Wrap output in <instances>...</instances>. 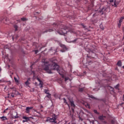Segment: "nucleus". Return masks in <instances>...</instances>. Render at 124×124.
Returning a JSON list of instances; mask_svg holds the SVG:
<instances>
[{
    "label": "nucleus",
    "instance_id": "obj_30",
    "mask_svg": "<svg viewBox=\"0 0 124 124\" xmlns=\"http://www.w3.org/2000/svg\"><path fill=\"white\" fill-rule=\"evenodd\" d=\"M84 91V88H81L79 89V92H83Z\"/></svg>",
    "mask_w": 124,
    "mask_h": 124
},
{
    "label": "nucleus",
    "instance_id": "obj_5",
    "mask_svg": "<svg viewBox=\"0 0 124 124\" xmlns=\"http://www.w3.org/2000/svg\"><path fill=\"white\" fill-rule=\"evenodd\" d=\"M70 105L71 106V110L73 113H74V109H75V107L76 106L74 104V101L70 100Z\"/></svg>",
    "mask_w": 124,
    "mask_h": 124
},
{
    "label": "nucleus",
    "instance_id": "obj_12",
    "mask_svg": "<svg viewBox=\"0 0 124 124\" xmlns=\"http://www.w3.org/2000/svg\"><path fill=\"white\" fill-rule=\"evenodd\" d=\"M117 65L121 67L122 66V61L121 60L119 61L117 63Z\"/></svg>",
    "mask_w": 124,
    "mask_h": 124
},
{
    "label": "nucleus",
    "instance_id": "obj_56",
    "mask_svg": "<svg viewBox=\"0 0 124 124\" xmlns=\"http://www.w3.org/2000/svg\"><path fill=\"white\" fill-rule=\"evenodd\" d=\"M92 124H93V122Z\"/></svg>",
    "mask_w": 124,
    "mask_h": 124
},
{
    "label": "nucleus",
    "instance_id": "obj_19",
    "mask_svg": "<svg viewBox=\"0 0 124 124\" xmlns=\"http://www.w3.org/2000/svg\"><path fill=\"white\" fill-rule=\"evenodd\" d=\"M108 90H111V91H112V92H113V91H114V88H112L111 86H108L107 87Z\"/></svg>",
    "mask_w": 124,
    "mask_h": 124
},
{
    "label": "nucleus",
    "instance_id": "obj_10",
    "mask_svg": "<svg viewBox=\"0 0 124 124\" xmlns=\"http://www.w3.org/2000/svg\"><path fill=\"white\" fill-rule=\"evenodd\" d=\"M37 79L38 80V81L39 82H40L39 85L41 86L40 88H43V82H42L41 81V80H40V79L38 78H37Z\"/></svg>",
    "mask_w": 124,
    "mask_h": 124
},
{
    "label": "nucleus",
    "instance_id": "obj_42",
    "mask_svg": "<svg viewBox=\"0 0 124 124\" xmlns=\"http://www.w3.org/2000/svg\"><path fill=\"white\" fill-rule=\"evenodd\" d=\"M32 73H33V76L35 75V73H34V71H32Z\"/></svg>",
    "mask_w": 124,
    "mask_h": 124
},
{
    "label": "nucleus",
    "instance_id": "obj_55",
    "mask_svg": "<svg viewBox=\"0 0 124 124\" xmlns=\"http://www.w3.org/2000/svg\"><path fill=\"white\" fill-rule=\"evenodd\" d=\"M36 62H38V60H37Z\"/></svg>",
    "mask_w": 124,
    "mask_h": 124
},
{
    "label": "nucleus",
    "instance_id": "obj_8",
    "mask_svg": "<svg viewBox=\"0 0 124 124\" xmlns=\"http://www.w3.org/2000/svg\"><path fill=\"white\" fill-rule=\"evenodd\" d=\"M61 47L63 48V49H62L61 51L62 52V53H63V52H65V50H66V46L64 45H60Z\"/></svg>",
    "mask_w": 124,
    "mask_h": 124
},
{
    "label": "nucleus",
    "instance_id": "obj_44",
    "mask_svg": "<svg viewBox=\"0 0 124 124\" xmlns=\"http://www.w3.org/2000/svg\"><path fill=\"white\" fill-rule=\"evenodd\" d=\"M87 107H88V108H91L90 107V105H89V104H87Z\"/></svg>",
    "mask_w": 124,
    "mask_h": 124
},
{
    "label": "nucleus",
    "instance_id": "obj_23",
    "mask_svg": "<svg viewBox=\"0 0 124 124\" xmlns=\"http://www.w3.org/2000/svg\"><path fill=\"white\" fill-rule=\"evenodd\" d=\"M54 30H53V29H49L48 30V31H44L43 32V33H45V32H47V31H49V32H51V31H53Z\"/></svg>",
    "mask_w": 124,
    "mask_h": 124
},
{
    "label": "nucleus",
    "instance_id": "obj_45",
    "mask_svg": "<svg viewBox=\"0 0 124 124\" xmlns=\"http://www.w3.org/2000/svg\"><path fill=\"white\" fill-rule=\"evenodd\" d=\"M27 121H26V120H23V123H26V122H27Z\"/></svg>",
    "mask_w": 124,
    "mask_h": 124
},
{
    "label": "nucleus",
    "instance_id": "obj_14",
    "mask_svg": "<svg viewBox=\"0 0 124 124\" xmlns=\"http://www.w3.org/2000/svg\"><path fill=\"white\" fill-rule=\"evenodd\" d=\"M104 118H106V117L103 116H99V119L101 121H103L104 120Z\"/></svg>",
    "mask_w": 124,
    "mask_h": 124
},
{
    "label": "nucleus",
    "instance_id": "obj_13",
    "mask_svg": "<svg viewBox=\"0 0 124 124\" xmlns=\"http://www.w3.org/2000/svg\"><path fill=\"white\" fill-rule=\"evenodd\" d=\"M23 119L25 120V121H27V122H29V121H30V117H28L27 116H23Z\"/></svg>",
    "mask_w": 124,
    "mask_h": 124
},
{
    "label": "nucleus",
    "instance_id": "obj_47",
    "mask_svg": "<svg viewBox=\"0 0 124 124\" xmlns=\"http://www.w3.org/2000/svg\"><path fill=\"white\" fill-rule=\"evenodd\" d=\"M18 37H19V36H18V35H17L16 36V39H17V38H18Z\"/></svg>",
    "mask_w": 124,
    "mask_h": 124
},
{
    "label": "nucleus",
    "instance_id": "obj_35",
    "mask_svg": "<svg viewBox=\"0 0 124 124\" xmlns=\"http://www.w3.org/2000/svg\"><path fill=\"white\" fill-rule=\"evenodd\" d=\"M35 63V62H33L31 65L30 66V68H31V70L32 69V65H33Z\"/></svg>",
    "mask_w": 124,
    "mask_h": 124
},
{
    "label": "nucleus",
    "instance_id": "obj_18",
    "mask_svg": "<svg viewBox=\"0 0 124 124\" xmlns=\"http://www.w3.org/2000/svg\"><path fill=\"white\" fill-rule=\"evenodd\" d=\"M63 100L64 103H66V104L67 105H68V106L69 107V105L68 104V103H67V102L66 101V99H65V98H63Z\"/></svg>",
    "mask_w": 124,
    "mask_h": 124
},
{
    "label": "nucleus",
    "instance_id": "obj_41",
    "mask_svg": "<svg viewBox=\"0 0 124 124\" xmlns=\"http://www.w3.org/2000/svg\"><path fill=\"white\" fill-rule=\"evenodd\" d=\"M37 53H38V50H35V54H37Z\"/></svg>",
    "mask_w": 124,
    "mask_h": 124
},
{
    "label": "nucleus",
    "instance_id": "obj_4",
    "mask_svg": "<svg viewBox=\"0 0 124 124\" xmlns=\"http://www.w3.org/2000/svg\"><path fill=\"white\" fill-rule=\"evenodd\" d=\"M110 2H111V5L114 7H117L119 5V1L116 0H109Z\"/></svg>",
    "mask_w": 124,
    "mask_h": 124
},
{
    "label": "nucleus",
    "instance_id": "obj_40",
    "mask_svg": "<svg viewBox=\"0 0 124 124\" xmlns=\"http://www.w3.org/2000/svg\"><path fill=\"white\" fill-rule=\"evenodd\" d=\"M90 97H91V98H93L94 99H95V98L94 97H93V95H91V96H90Z\"/></svg>",
    "mask_w": 124,
    "mask_h": 124
},
{
    "label": "nucleus",
    "instance_id": "obj_6",
    "mask_svg": "<svg viewBox=\"0 0 124 124\" xmlns=\"http://www.w3.org/2000/svg\"><path fill=\"white\" fill-rule=\"evenodd\" d=\"M11 90H12L13 93H14L15 95H18L19 94V92L17 91L16 88L15 87L11 88Z\"/></svg>",
    "mask_w": 124,
    "mask_h": 124
},
{
    "label": "nucleus",
    "instance_id": "obj_9",
    "mask_svg": "<svg viewBox=\"0 0 124 124\" xmlns=\"http://www.w3.org/2000/svg\"><path fill=\"white\" fill-rule=\"evenodd\" d=\"M31 78L27 79V81L25 82V84L26 86H29L31 84Z\"/></svg>",
    "mask_w": 124,
    "mask_h": 124
},
{
    "label": "nucleus",
    "instance_id": "obj_7",
    "mask_svg": "<svg viewBox=\"0 0 124 124\" xmlns=\"http://www.w3.org/2000/svg\"><path fill=\"white\" fill-rule=\"evenodd\" d=\"M33 107H27L26 108L25 112L27 114H30V112L31 109H33Z\"/></svg>",
    "mask_w": 124,
    "mask_h": 124
},
{
    "label": "nucleus",
    "instance_id": "obj_38",
    "mask_svg": "<svg viewBox=\"0 0 124 124\" xmlns=\"http://www.w3.org/2000/svg\"><path fill=\"white\" fill-rule=\"evenodd\" d=\"M111 123L112 124H115V121L114 120H112L111 121Z\"/></svg>",
    "mask_w": 124,
    "mask_h": 124
},
{
    "label": "nucleus",
    "instance_id": "obj_34",
    "mask_svg": "<svg viewBox=\"0 0 124 124\" xmlns=\"http://www.w3.org/2000/svg\"><path fill=\"white\" fill-rule=\"evenodd\" d=\"M82 27H83V29H87V27L85 25H84V24H81Z\"/></svg>",
    "mask_w": 124,
    "mask_h": 124
},
{
    "label": "nucleus",
    "instance_id": "obj_52",
    "mask_svg": "<svg viewBox=\"0 0 124 124\" xmlns=\"http://www.w3.org/2000/svg\"><path fill=\"white\" fill-rule=\"evenodd\" d=\"M8 108H6V109H5V110L6 111L7 110H8Z\"/></svg>",
    "mask_w": 124,
    "mask_h": 124
},
{
    "label": "nucleus",
    "instance_id": "obj_33",
    "mask_svg": "<svg viewBox=\"0 0 124 124\" xmlns=\"http://www.w3.org/2000/svg\"><path fill=\"white\" fill-rule=\"evenodd\" d=\"M78 40V39L77 38V39H75L74 40L72 41V42L73 43H75V42H76V41H77Z\"/></svg>",
    "mask_w": 124,
    "mask_h": 124
},
{
    "label": "nucleus",
    "instance_id": "obj_37",
    "mask_svg": "<svg viewBox=\"0 0 124 124\" xmlns=\"http://www.w3.org/2000/svg\"><path fill=\"white\" fill-rule=\"evenodd\" d=\"M115 89H119V84H117L116 86H115Z\"/></svg>",
    "mask_w": 124,
    "mask_h": 124
},
{
    "label": "nucleus",
    "instance_id": "obj_26",
    "mask_svg": "<svg viewBox=\"0 0 124 124\" xmlns=\"http://www.w3.org/2000/svg\"><path fill=\"white\" fill-rule=\"evenodd\" d=\"M1 71V68L0 67V72ZM4 82V80L3 79H0V83H3Z\"/></svg>",
    "mask_w": 124,
    "mask_h": 124
},
{
    "label": "nucleus",
    "instance_id": "obj_24",
    "mask_svg": "<svg viewBox=\"0 0 124 124\" xmlns=\"http://www.w3.org/2000/svg\"><path fill=\"white\" fill-rule=\"evenodd\" d=\"M14 80H15L16 83L19 84V80L18 79H17V78H16V77H14Z\"/></svg>",
    "mask_w": 124,
    "mask_h": 124
},
{
    "label": "nucleus",
    "instance_id": "obj_46",
    "mask_svg": "<svg viewBox=\"0 0 124 124\" xmlns=\"http://www.w3.org/2000/svg\"><path fill=\"white\" fill-rule=\"evenodd\" d=\"M12 39H13V40H14V36H12Z\"/></svg>",
    "mask_w": 124,
    "mask_h": 124
},
{
    "label": "nucleus",
    "instance_id": "obj_11",
    "mask_svg": "<svg viewBox=\"0 0 124 124\" xmlns=\"http://www.w3.org/2000/svg\"><path fill=\"white\" fill-rule=\"evenodd\" d=\"M2 22L5 24H7L8 22H9V19H8L7 17H6L2 20Z\"/></svg>",
    "mask_w": 124,
    "mask_h": 124
},
{
    "label": "nucleus",
    "instance_id": "obj_25",
    "mask_svg": "<svg viewBox=\"0 0 124 124\" xmlns=\"http://www.w3.org/2000/svg\"><path fill=\"white\" fill-rule=\"evenodd\" d=\"M47 94L48 95H47L46 96V97H47L48 98H49V99H50V98H51V94H50V93H48Z\"/></svg>",
    "mask_w": 124,
    "mask_h": 124
},
{
    "label": "nucleus",
    "instance_id": "obj_28",
    "mask_svg": "<svg viewBox=\"0 0 124 124\" xmlns=\"http://www.w3.org/2000/svg\"><path fill=\"white\" fill-rule=\"evenodd\" d=\"M93 112H94V113H95V114H97V115H99V113H98V112H97V110H96V109H94V110H93Z\"/></svg>",
    "mask_w": 124,
    "mask_h": 124
},
{
    "label": "nucleus",
    "instance_id": "obj_22",
    "mask_svg": "<svg viewBox=\"0 0 124 124\" xmlns=\"http://www.w3.org/2000/svg\"><path fill=\"white\" fill-rule=\"evenodd\" d=\"M100 28L101 29V30H102V31H104V27H103V25H102V24H101L100 25Z\"/></svg>",
    "mask_w": 124,
    "mask_h": 124
},
{
    "label": "nucleus",
    "instance_id": "obj_50",
    "mask_svg": "<svg viewBox=\"0 0 124 124\" xmlns=\"http://www.w3.org/2000/svg\"><path fill=\"white\" fill-rule=\"evenodd\" d=\"M122 68H123V69H124V65L122 67Z\"/></svg>",
    "mask_w": 124,
    "mask_h": 124
},
{
    "label": "nucleus",
    "instance_id": "obj_17",
    "mask_svg": "<svg viewBox=\"0 0 124 124\" xmlns=\"http://www.w3.org/2000/svg\"><path fill=\"white\" fill-rule=\"evenodd\" d=\"M124 16H122L121 17H120V20H119V22L122 23L123 21H124Z\"/></svg>",
    "mask_w": 124,
    "mask_h": 124
},
{
    "label": "nucleus",
    "instance_id": "obj_2",
    "mask_svg": "<svg viewBox=\"0 0 124 124\" xmlns=\"http://www.w3.org/2000/svg\"><path fill=\"white\" fill-rule=\"evenodd\" d=\"M52 26L54 27L53 30L57 31L58 33L61 35H65V34H67L68 32H70V33H76L74 30L69 28L65 25H63V24H61L60 23H54Z\"/></svg>",
    "mask_w": 124,
    "mask_h": 124
},
{
    "label": "nucleus",
    "instance_id": "obj_16",
    "mask_svg": "<svg viewBox=\"0 0 124 124\" xmlns=\"http://www.w3.org/2000/svg\"><path fill=\"white\" fill-rule=\"evenodd\" d=\"M50 51H52L54 54H55V53H57V49H54V47H51L50 48Z\"/></svg>",
    "mask_w": 124,
    "mask_h": 124
},
{
    "label": "nucleus",
    "instance_id": "obj_15",
    "mask_svg": "<svg viewBox=\"0 0 124 124\" xmlns=\"http://www.w3.org/2000/svg\"><path fill=\"white\" fill-rule=\"evenodd\" d=\"M0 119H1V120H2V121H5L6 120H8L7 117L5 116L1 117H0Z\"/></svg>",
    "mask_w": 124,
    "mask_h": 124
},
{
    "label": "nucleus",
    "instance_id": "obj_53",
    "mask_svg": "<svg viewBox=\"0 0 124 124\" xmlns=\"http://www.w3.org/2000/svg\"><path fill=\"white\" fill-rule=\"evenodd\" d=\"M98 84H99V85H100V82H98Z\"/></svg>",
    "mask_w": 124,
    "mask_h": 124
},
{
    "label": "nucleus",
    "instance_id": "obj_48",
    "mask_svg": "<svg viewBox=\"0 0 124 124\" xmlns=\"http://www.w3.org/2000/svg\"><path fill=\"white\" fill-rule=\"evenodd\" d=\"M115 70H118V67H116L115 68Z\"/></svg>",
    "mask_w": 124,
    "mask_h": 124
},
{
    "label": "nucleus",
    "instance_id": "obj_1",
    "mask_svg": "<svg viewBox=\"0 0 124 124\" xmlns=\"http://www.w3.org/2000/svg\"><path fill=\"white\" fill-rule=\"evenodd\" d=\"M43 68L47 73L51 74L52 70H57L59 74L60 73V66L56 63L55 60L51 59V60H47L43 59Z\"/></svg>",
    "mask_w": 124,
    "mask_h": 124
},
{
    "label": "nucleus",
    "instance_id": "obj_20",
    "mask_svg": "<svg viewBox=\"0 0 124 124\" xmlns=\"http://www.w3.org/2000/svg\"><path fill=\"white\" fill-rule=\"evenodd\" d=\"M14 28L15 29V31H18V26L15 25L14 26Z\"/></svg>",
    "mask_w": 124,
    "mask_h": 124
},
{
    "label": "nucleus",
    "instance_id": "obj_54",
    "mask_svg": "<svg viewBox=\"0 0 124 124\" xmlns=\"http://www.w3.org/2000/svg\"><path fill=\"white\" fill-rule=\"evenodd\" d=\"M94 15H95V14L93 15V16H94Z\"/></svg>",
    "mask_w": 124,
    "mask_h": 124
},
{
    "label": "nucleus",
    "instance_id": "obj_57",
    "mask_svg": "<svg viewBox=\"0 0 124 124\" xmlns=\"http://www.w3.org/2000/svg\"><path fill=\"white\" fill-rule=\"evenodd\" d=\"M9 84H11V83L10 82Z\"/></svg>",
    "mask_w": 124,
    "mask_h": 124
},
{
    "label": "nucleus",
    "instance_id": "obj_43",
    "mask_svg": "<svg viewBox=\"0 0 124 124\" xmlns=\"http://www.w3.org/2000/svg\"><path fill=\"white\" fill-rule=\"evenodd\" d=\"M104 10H105V9L104 8H102V10H101V11L102 12H103L104 11Z\"/></svg>",
    "mask_w": 124,
    "mask_h": 124
},
{
    "label": "nucleus",
    "instance_id": "obj_29",
    "mask_svg": "<svg viewBox=\"0 0 124 124\" xmlns=\"http://www.w3.org/2000/svg\"><path fill=\"white\" fill-rule=\"evenodd\" d=\"M21 21H27V18H25V17H22L21 18Z\"/></svg>",
    "mask_w": 124,
    "mask_h": 124
},
{
    "label": "nucleus",
    "instance_id": "obj_39",
    "mask_svg": "<svg viewBox=\"0 0 124 124\" xmlns=\"http://www.w3.org/2000/svg\"><path fill=\"white\" fill-rule=\"evenodd\" d=\"M79 121H81L82 122V121H83V118H81L80 117H79Z\"/></svg>",
    "mask_w": 124,
    "mask_h": 124
},
{
    "label": "nucleus",
    "instance_id": "obj_49",
    "mask_svg": "<svg viewBox=\"0 0 124 124\" xmlns=\"http://www.w3.org/2000/svg\"><path fill=\"white\" fill-rule=\"evenodd\" d=\"M5 112H6V109H5V110H4V113H5Z\"/></svg>",
    "mask_w": 124,
    "mask_h": 124
},
{
    "label": "nucleus",
    "instance_id": "obj_3",
    "mask_svg": "<svg viewBox=\"0 0 124 124\" xmlns=\"http://www.w3.org/2000/svg\"><path fill=\"white\" fill-rule=\"evenodd\" d=\"M57 116L56 115H53L52 118L47 117V119L46 120V122L49 123H54V124H57Z\"/></svg>",
    "mask_w": 124,
    "mask_h": 124
},
{
    "label": "nucleus",
    "instance_id": "obj_36",
    "mask_svg": "<svg viewBox=\"0 0 124 124\" xmlns=\"http://www.w3.org/2000/svg\"><path fill=\"white\" fill-rule=\"evenodd\" d=\"M68 79H69V78L65 77V82H66V81H67V80H68Z\"/></svg>",
    "mask_w": 124,
    "mask_h": 124
},
{
    "label": "nucleus",
    "instance_id": "obj_21",
    "mask_svg": "<svg viewBox=\"0 0 124 124\" xmlns=\"http://www.w3.org/2000/svg\"><path fill=\"white\" fill-rule=\"evenodd\" d=\"M16 115L15 116H13V118H14V119H18L19 118V116H18V113L16 112Z\"/></svg>",
    "mask_w": 124,
    "mask_h": 124
},
{
    "label": "nucleus",
    "instance_id": "obj_51",
    "mask_svg": "<svg viewBox=\"0 0 124 124\" xmlns=\"http://www.w3.org/2000/svg\"><path fill=\"white\" fill-rule=\"evenodd\" d=\"M11 35H10V33L9 34V36H11Z\"/></svg>",
    "mask_w": 124,
    "mask_h": 124
},
{
    "label": "nucleus",
    "instance_id": "obj_32",
    "mask_svg": "<svg viewBox=\"0 0 124 124\" xmlns=\"http://www.w3.org/2000/svg\"><path fill=\"white\" fill-rule=\"evenodd\" d=\"M122 25V23L121 22H119L118 26V28H121V26Z\"/></svg>",
    "mask_w": 124,
    "mask_h": 124
},
{
    "label": "nucleus",
    "instance_id": "obj_31",
    "mask_svg": "<svg viewBox=\"0 0 124 124\" xmlns=\"http://www.w3.org/2000/svg\"><path fill=\"white\" fill-rule=\"evenodd\" d=\"M11 96H12V97H14V96H15V93H14V92H13L12 93H11Z\"/></svg>",
    "mask_w": 124,
    "mask_h": 124
},
{
    "label": "nucleus",
    "instance_id": "obj_27",
    "mask_svg": "<svg viewBox=\"0 0 124 124\" xmlns=\"http://www.w3.org/2000/svg\"><path fill=\"white\" fill-rule=\"evenodd\" d=\"M45 93H46V94H49V91H48V90H46V89H45Z\"/></svg>",
    "mask_w": 124,
    "mask_h": 124
}]
</instances>
